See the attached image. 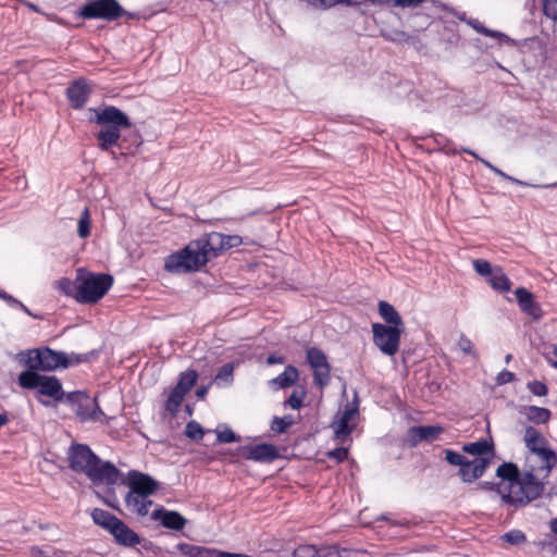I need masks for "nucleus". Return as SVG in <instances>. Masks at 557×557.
Listing matches in <instances>:
<instances>
[{
    "label": "nucleus",
    "mask_w": 557,
    "mask_h": 557,
    "mask_svg": "<svg viewBox=\"0 0 557 557\" xmlns=\"http://www.w3.org/2000/svg\"><path fill=\"white\" fill-rule=\"evenodd\" d=\"M58 288L59 290L64 294L67 297H72L78 302V283H77V275L75 276V280H71L69 277H62L58 282Z\"/></svg>",
    "instance_id": "37"
},
{
    "label": "nucleus",
    "mask_w": 557,
    "mask_h": 557,
    "mask_svg": "<svg viewBox=\"0 0 557 557\" xmlns=\"http://www.w3.org/2000/svg\"><path fill=\"white\" fill-rule=\"evenodd\" d=\"M18 385L23 388H37L41 395L52 397L55 401L62 400L64 393L62 384L55 376L41 375L35 371H23L17 377Z\"/></svg>",
    "instance_id": "8"
},
{
    "label": "nucleus",
    "mask_w": 557,
    "mask_h": 557,
    "mask_svg": "<svg viewBox=\"0 0 557 557\" xmlns=\"http://www.w3.org/2000/svg\"><path fill=\"white\" fill-rule=\"evenodd\" d=\"M69 467L84 473L94 484L117 483L121 471L111 462L101 460L86 444L73 443L67 451Z\"/></svg>",
    "instance_id": "1"
},
{
    "label": "nucleus",
    "mask_w": 557,
    "mask_h": 557,
    "mask_svg": "<svg viewBox=\"0 0 557 557\" xmlns=\"http://www.w3.org/2000/svg\"><path fill=\"white\" fill-rule=\"evenodd\" d=\"M329 458L335 459L337 462H343L348 457V448L337 447L327 453Z\"/></svg>",
    "instance_id": "56"
},
{
    "label": "nucleus",
    "mask_w": 557,
    "mask_h": 557,
    "mask_svg": "<svg viewBox=\"0 0 557 557\" xmlns=\"http://www.w3.org/2000/svg\"><path fill=\"white\" fill-rule=\"evenodd\" d=\"M177 549L186 557H198L201 546L188 543H180L177 544Z\"/></svg>",
    "instance_id": "51"
},
{
    "label": "nucleus",
    "mask_w": 557,
    "mask_h": 557,
    "mask_svg": "<svg viewBox=\"0 0 557 557\" xmlns=\"http://www.w3.org/2000/svg\"><path fill=\"white\" fill-rule=\"evenodd\" d=\"M221 553L222 550L201 546L200 554L198 557H220Z\"/></svg>",
    "instance_id": "60"
},
{
    "label": "nucleus",
    "mask_w": 557,
    "mask_h": 557,
    "mask_svg": "<svg viewBox=\"0 0 557 557\" xmlns=\"http://www.w3.org/2000/svg\"><path fill=\"white\" fill-rule=\"evenodd\" d=\"M284 357L276 354L270 355L267 360L269 364L284 363Z\"/></svg>",
    "instance_id": "61"
},
{
    "label": "nucleus",
    "mask_w": 557,
    "mask_h": 557,
    "mask_svg": "<svg viewBox=\"0 0 557 557\" xmlns=\"http://www.w3.org/2000/svg\"><path fill=\"white\" fill-rule=\"evenodd\" d=\"M216 440L219 443H234L239 442L240 436L237 435L233 430L226 428L223 431L216 432Z\"/></svg>",
    "instance_id": "49"
},
{
    "label": "nucleus",
    "mask_w": 557,
    "mask_h": 557,
    "mask_svg": "<svg viewBox=\"0 0 557 557\" xmlns=\"http://www.w3.org/2000/svg\"><path fill=\"white\" fill-rule=\"evenodd\" d=\"M444 454L445 460L451 466L460 467L467 460V458L462 454L455 451L453 449H444Z\"/></svg>",
    "instance_id": "48"
},
{
    "label": "nucleus",
    "mask_w": 557,
    "mask_h": 557,
    "mask_svg": "<svg viewBox=\"0 0 557 557\" xmlns=\"http://www.w3.org/2000/svg\"><path fill=\"white\" fill-rule=\"evenodd\" d=\"M516 300L520 310L533 318L539 320L542 317L541 306L536 302L534 295L525 287H518L515 290Z\"/></svg>",
    "instance_id": "20"
},
{
    "label": "nucleus",
    "mask_w": 557,
    "mask_h": 557,
    "mask_svg": "<svg viewBox=\"0 0 557 557\" xmlns=\"http://www.w3.org/2000/svg\"><path fill=\"white\" fill-rule=\"evenodd\" d=\"M125 505L131 511L145 517L148 515V508L152 505V500L143 494L133 493L129 490L125 496Z\"/></svg>",
    "instance_id": "25"
},
{
    "label": "nucleus",
    "mask_w": 557,
    "mask_h": 557,
    "mask_svg": "<svg viewBox=\"0 0 557 557\" xmlns=\"http://www.w3.org/2000/svg\"><path fill=\"white\" fill-rule=\"evenodd\" d=\"M521 471L513 462H503L496 470V475L508 482L505 491H512L521 476Z\"/></svg>",
    "instance_id": "26"
},
{
    "label": "nucleus",
    "mask_w": 557,
    "mask_h": 557,
    "mask_svg": "<svg viewBox=\"0 0 557 557\" xmlns=\"http://www.w3.org/2000/svg\"><path fill=\"white\" fill-rule=\"evenodd\" d=\"M527 419L536 424H545L549 421L552 412L549 409L537 406H528L524 409Z\"/></svg>",
    "instance_id": "32"
},
{
    "label": "nucleus",
    "mask_w": 557,
    "mask_h": 557,
    "mask_svg": "<svg viewBox=\"0 0 557 557\" xmlns=\"http://www.w3.org/2000/svg\"><path fill=\"white\" fill-rule=\"evenodd\" d=\"M461 151L467 153V154H470L471 157H473L478 161L482 162L485 168H487L488 170H491L492 172H494L495 174L500 176L503 180H506V181L511 182L513 184H517V185H520V186L533 187V188H555V187H557V183H552V184H532V183H528V182L518 180V178L512 177L509 174L505 173L504 171H502L500 169H498L497 166L492 164L490 161L481 158L473 150L468 149V148H462Z\"/></svg>",
    "instance_id": "19"
},
{
    "label": "nucleus",
    "mask_w": 557,
    "mask_h": 557,
    "mask_svg": "<svg viewBox=\"0 0 557 557\" xmlns=\"http://www.w3.org/2000/svg\"><path fill=\"white\" fill-rule=\"evenodd\" d=\"M487 282L495 290L500 293L509 292L511 288V281L500 268L494 270V273L487 278Z\"/></svg>",
    "instance_id": "33"
},
{
    "label": "nucleus",
    "mask_w": 557,
    "mask_h": 557,
    "mask_svg": "<svg viewBox=\"0 0 557 557\" xmlns=\"http://www.w3.org/2000/svg\"><path fill=\"white\" fill-rule=\"evenodd\" d=\"M527 387L535 396H545L548 393L547 385L541 381L528 382Z\"/></svg>",
    "instance_id": "50"
},
{
    "label": "nucleus",
    "mask_w": 557,
    "mask_h": 557,
    "mask_svg": "<svg viewBox=\"0 0 557 557\" xmlns=\"http://www.w3.org/2000/svg\"><path fill=\"white\" fill-rule=\"evenodd\" d=\"M502 539L511 545H520L527 541L525 534L520 530H510Z\"/></svg>",
    "instance_id": "46"
},
{
    "label": "nucleus",
    "mask_w": 557,
    "mask_h": 557,
    "mask_svg": "<svg viewBox=\"0 0 557 557\" xmlns=\"http://www.w3.org/2000/svg\"><path fill=\"white\" fill-rule=\"evenodd\" d=\"M66 403L71 406L81 422H98L104 417L96 397H90L82 391L71 392L66 395Z\"/></svg>",
    "instance_id": "9"
},
{
    "label": "nucleus",
    "mask_w": 557,
    "mask_h": 557,
    "mask_svg": "<svg viewBox=\"0 0 557 557\" xmlns=\"http://www.w3.org/2000/svg\"><path fill=\"white\" fill-rule=\"evenodd\" d=\"M543 12L545 16L557 20V0H543Z\"/></svg>",
    "instance_id": "52"
},
{
    "label": "nucleus",
    "mask_w": 557,
    "mask_h": 557,
    "mask_svg": "<svg viewBox=\"0 0 557 557\" xmlns=\"http://www.w3.org/2000/svg\"><path fill=\"white\" fill-rule=\"evenodd\" d=\"M299 377V371L296 367L288 364L284 371L270 381L274 389L286 388L293 386Z\"/></svg>",
    "instance_id": "27"
},
{
    "label": "nucleus",
    "mask_w": 557,
    "mask_h": 557,
    "mask_svg": "<svg viewBox=\"0 0 557 557\" xmlns=\"http://www.w3.org/2000/svg\"><path fill=\"white\" fill-rule=\"evenodd\" d=\"M223 240L224 234L219 232H211L196 239V242H199L201 250L206 251L209 260L219 257L224 251Z\"/></svg>",
    "instance_id": "21"
},
{
    "label": "nucleus",
    "mask_w": 557,
    "mask_h": 557,
    "mask_svg": "<svg viewBox=\"0 0 557 557\" xmlns=\"http://www.w3.org/2000/svg\"><path fill=\"white\" fill-rule=\"evenodd\" d=\"M542 475L543 473L536 471L534 467L529 468L524 466L523 472L516 485L519 491L515 494L512 491L503 493L502 502L508 506L518 508L537 499L545 491V482Z\"/></svg>",
    "instance_id": "3"
},
{
    "label": "nucleus",
    "mask_w": 557,
    "mask_h": 557,
    "mask_svg": "<svg viewBox=\"0 0 557 557\" xmlns=\"http://www.w3.org/2000/svg\"><path fill=\"white\" fill-rule=\"evenodd\" d=\"M185 395V393H183L182 391L174 386V388L172 389L166 399L165 410L169 411L171 414L175 416L180 410V407L182 405V401L184 400Z\"/></svg>",
    "instance_id": "38"
},
{
    "label": "nucleus",
    "mask_w": 557,
    "mask_h": 557,
    "mask_svg": "<svg viewBox=\"0 0 557 557\" xmlns=\"http://www.w3.org/2000/svg\"><path fill=\"white\" fill-rule=\"evenodd\" d=\"M373 343L386 356H394L400 344L404 327L387 326L382 323L372 324Z\"/></svg>",
    "instance_id": "10"
},
{
    "label": "nucleus",
    "mask_w": 557,
    "mask_h": 557,
    "mask_svg": "<svg viewBox=\"0 0 557 557\" xmlns=\"http://www.w3.org/2000/svg\"><path fill=\"white\" fill-rule=\"evenodd\" d=\"M92 88L84 77L72 81L65 89V97L74 110H82L88 102Z\"/></svg>",
    "instance_id": "15"
},
{
    "label": "nucleus",
    "mask_w": 557,
    "mask_h": 557,
    "mask_svg": "<svg viewBox=\"0 0 557 557\" xmlns=\"http://www.w3.org/2000/svg\"><path fill=\"white\" fill-rule=\"evenodd\" d=\"M306 357L309 366L313 369V381L319 387H324L330 383L331 366L326 355L317 347H309L306 350Z\"/></svg>",
    "instance_id": "14"
},
{
    "label": "nucleus",
    "mask_w": 557,
    "mask_h": 557,
    "mask_svg": "<svg viewBox=\"0 0 557 557\" xmlns=\"http://www.w3.org/2000/svg\"><path fill=\"white\" fill-rule=\"evenodd\" d=\"M116 544L125 547H134L140 543L139 535L133 531L124 521L119 519L109 532Z\"/></svg>",
    "instance_id": "22"
},
{
    "label": "nucleus",
    "mask_w": 557,
    "mask_h": 557,
    "mask_svg": "<svg viewBox=\"0 0 557 557\" xmlns=\"http://www.w3.org/2000/svg\"><path fill=\"white\" fill-rule=\"evenodd\" d=\"M121 483L127 485L133 493L143 494L146 497L154 494L160 486L152 476L137 470H131L127 473V479L122 480Z\"/></svg>",
    "instance_id": "16"
},
{
    "label": "nucleus",
    "mask_w": 557,
    "mask_h": 557,
    "mask_svg": "<svg viewBox=\"0 0 557 557\" xmlns=\"http://www.w3.org/2000/svg\"><path fill=\"white\" fill-rule=\"evenodd\" d=\"M458 346L465 354L475 356V350L473 349V344L470 341V338H468L467 336H465V335L460 336V338L458 341Z\"/></svg>",
    "instance_id": "57"
},
{
    "label": "nucleus",
    "mask_w": 557,
    "mask_h": 557,
    "mask_svg": "<svg viewBox=\"0 0 557 557\" xmlns=\"http://www.w3.org/2000/svg\"><path fill=\"white\" fill-rule=\"evenodd\" d=\"M318 547L312 544H301L293 552V557H317Z\"/></svg>",
    "instance_id": "44"
},
{
    "label": "nucleus",
    "mask_w": 557,
    "mask_h": 557,
    "mask_svg": "<svg viewBox=\"0 0 557 557\" xmlns=\"http://www.w3.org/2000/svg\"><path fill=\"white\" fill-rule=\"evenodd\" d=\"M305 397V388H301L300 391H294L292 395L285 400L284 405L289 406L292 409H299L302 406Z\"/></svg>",
    "instance_id": "45"
},
{
    "label": "nucleus",
    "mask_w": 557,
    "mask_h": 557,
    "mask_svg": "<svg viewBox=\"0 0 557 557\" xmlns=\"http://www.w3.org/2000/svg\"><path fill=\"white\" fill-rule=\"evenodd\" d=\"M343 552H346V549H343ZM317 557H343V555L338 545H324L318 547Z\"/></svg>",
    "instance_id": "47"
},
{
    "label": "nucleus",
    "mask_w": 557,
    "mask_h": 557,
    "mask_svg": "<svg viewBox=\"0 0 557 557\" xmlns=\"http://www.w3.org/2000/svg\"><path fill=\"white\" fill-rule=\"evenodd\" d=\"M114 278L109 273H96L85 268L77 269L78 304L98 302L110 290Z\"/></svg>",
    "instance_id": "4"
},
{
    "label": "nucleus",
    "mask_w": 557,
    "mask_h": 557,
    "mask_svg": "<svg viewBox=\"0 0 557 557\" xmlns=\"http://www.w3.org/2000/svg\"><path fill=\"white\" fill-rule=\"evenodd\" d=\"M394 4L401 8H417L424 0H393Z\"/></svg>",
    "instance_id": "59"
},
{
    "label": "nucleus",
    "mask_w": 557,
    "mask_h": 557,
    "mask_svg": "<svg viewBox=\"0 0 557 557\" xmlns=\"http://www.w3.org/2000/svg\"><path fill=\"white\" fill-rule=\"evenodd\" d=\"M457 17L460 21H465L468 25H470L478 33L495 39L499 45L509 44L511 41L510 37L507 36L506 34L498 32V30L490 29L486 26H484L481 22H479L478 20L467 18V15L465 12L457 14Z\"/></svg>",
    "instance_id": "24"
},
{
    "label": "nucleus",
    "mask_w": 557,
    "mask_h": 557,
    "mask_svg": "<svg viewBox=\"0 0 557 557\" xmlns=\"http://www.w3.org/2000/svg\"><path fill=\"white\" fill-rule=\"evenodd\" d=\"M77 234L81 238H87L90 235V218L87 208L84 209L78 220Z\"/></svg>",
    "instance_id": "42"
},
{
    "label": "nucleus",
    "mask_w": 557,
    "mask_h": 557,
    "mask_svg": "<svg viewBox=\"0 0 557 557\" xmlns=\"http://www.w3.org/2000/svg\"><path fill=\"white\" fill-rule=\"evenodd\" d=\"M358 409L359 399L357 393H355L354 399L345 405L338 420H334L331 424L336 441L344 443L354 432L356 423L351 422V420L358 413Z\"/></svg>",
    "instance_id": "12"
},
{
    "label": "nucleus",
    "mask_w": 557,
    "mask_h": 557,
    "mask_svg": "<svg viewBox=\"0 0 557 557\" xmlns=\"http://www.w3.org/2000/svg\"><path fill=\"white\" fill-rule=\"evenodd\" d=\"M98 358H99V350H96V349H92V350H89V351L83 352V354H76V352L66 354L65 352L64 363H66V368H69V367H73V366H78L81 363H89V362L97 360Z\"/></svg>",
    "instance_id": "31"
},
{
    "label": "nucleus",
    "mask_w": 557,
    "mask_h": 557,
    "mask_svg": "<svg viewBox=\"0 0 557 557\" xmlns=\"http://www.w3.org/2000/svg\"><path fill=\"white\" fill-rule=\"evenodd\" d=\"M491 460V458H475L471 461L467 459L459 467L458 474L465 483H472L484 475Z\"/></svg>",
    "instance_id": "17"
},
{
    "label": "nucleus",
    "mask_w": 557,
    "mask_h": 557,
    "mask_svg": "<svg viewBox=\"0 0 557 557\" xmlns=\"http://www.w3.org/2000/svg\"><path fill=\"white\" fill-rule=\"evenodd\" d=\"M472 264L475 272L479 275L484 276L486 278L491 277L495 270L492 268V264L485 259H474L472 261Z\"/></svg>",
    "instance_id": "43"
},
{
    "label": "nucleus",
    "mask_w": 557,
    "mask_h": 557,
    "mask_svg": "<svg viewBox=\"0 0 557 557\" xmlns=\"http://www.w3.org/2000/svg\"><path fill=\"white\" fill-rule=\"evenodd\" d=\"M294 423V419L290 414L284 417H274L271 422V430L276 434H282Z\"/></svg>",
    "instance_id": "40"
},
{
    "label": "nucleus",
    "mask_w": 557,
    "mask_h": 557,
    "mask_svg": "<svg viewBox=\"0 0 557 557\" xmlns=\"http://www.w3.org/2000/svg\"><path fill=\"white\" fill-rule=\"evenodd\" d=\"M108 493H110V494H111L112 498H108V499H106V500H104V503H106L108 506H110V507H112V508H114V509H117V506H116V504H115L116 497H115V494H114L113 488H109V490H108Z\"/></svg>",
    "instance_id": "63"
},
{
    "label": "nucleus",
    "mask_w": 557,
    "mask_h": 557,
    "mask_svg": "<svg viewBox=\"0 0 557 557\" xmlns=\"http://www.w3.org/2000/svg\"><path fill=\"white\" fill-rule=\"evenodd\" d=\"M236 453L237 456L246 460L260 463H271L281 456L278 448L271 443L243 445L237 448Z\"/></svg>",
    "instance_id": "13"
},
{
    "label": "nucleus",
    "mask_w": 557,
    "mask_h": 557,
    "mask_svg": "<svg viewBox=\"0 0 557 557\" xmlns=\"http://www.w3.org/2000/svg\"><path fill=\"white\" fill-rule=\"evenodd\" d=\"M185 435L193 441H200L205 435V430L197 421L191 420L185 426Z\"/></svg>",
    "instance_id": "41"
},
{
    "label": "nucleus",
    "mask_w": 557,
    "mask_h": 557,
    "mask_svg": "<svg viewBox=\"0 0 557 557\" xmlns=\"http://www.w3.org/2000/svg\"><path fill=\"white\" fill-rule=\"evenodd\" d=\"M524 443L529 454H531L532 446L539 447L541 445L547 444V440L534 426L529 425L525 429Z\"/></svg>",
    "instance_id": "34"
},
{
    "label": "nucleus",
    "mask_w": 557,
    "mask_h": 557,
    "mask_svg": "<svg viewBox=\"0 0 557 557\" xmlns=\"http://www.w3.org/2000/svg\"><path fill=\"white\" fill-rule=\"evenodd\" d=\"M319 7L322 9H330L336 4L357 5L359 0H318Z\"/></svg>",
    "instance_id": "53"
},
{
    "label": "nucleus",
    "mask_w": 557,
    "mask_h": 557,
    "mask_svg": "<svg viewBox=\"0 0 557 557\" xmlns=\"http://www.w3.org/2000/svg\"><path fill=\"white\" fill-rule=\"evenodd\" d=\"M91 519L96 525L101 527L106 531L110 532L112 528L114 527L115 522L119 520V518L111 512L95 508L91 511Z\"/></svg>",
    "instance_id": "30"
},
{
    "label": "nucleus",
    "mask_w": 557,
    "mask_h": 557,
    "mask_svg": "<svg viewBox=\"0 0 557 557\" xmlns=\"http://www.w3.org/2000/svg\"><path fill=\"white\" fill-rule=\"evenodd\" d=\"M224 251L231 248L238 247L243 244V238L239 235H226L224 234Z\"/></svg>",
    "instance_id": "55"
},
{
    "label": "nucleus",
    "mask_w": 557,
    "mask_h": 557,
    "mask_svg": "<svg viewBox=\"0 0 557 557\" xmlns=\"http://www.w3.org/2000/svg\"><path fill=\"white\" fill-rule=\"evenodd\" d=\"M557 465V454L549 447V444H544L539 447L532 446V453L525 458L524 466L534 467L536 471L542 472L543 479L549 476L550 471Z\"/></svg>",
    "instance_id": "11"
},
{
    "label": "nucleus",
    "mask_w": 557,
    "mask_h": 557,
    "mask_svg": "<svg viewBox=\"0 0 557 557\" xmlns=\"http://www.w3.org/2000/svg\"><path fill=\"white\" fill-rule=\"evenodd\" d=\"M208 392H209V385H201L196 389L195 394L198 399H205Z\"/></svg>",
    "instance_id": "62"
},
{
    "label": "nucleus",
    "mask_w": 557,
    "mask_h": 557,
    "mask_svg": "<svg viewBox=\"0 0 557 557\" xmlns=\"http://www.w3.org/2000/svg\"><path fill=\"white\" fill-rule=\"evenodd\" d=\"M444 429L441 425H418L411 426L408 430V437L412 446H416L422 441L432 442L435 441Z\"/></svg>",
    "instance_id": "23"
},
{
    "label": "nucleus",
    "mask_w": 557,
    "mask_h": 557,
    "mask_svg": "<svg viewBox=\"0 0 557 557\" xmlns=\"http://www.w3.org/2000/svg\"><path fill=\"white\" fill-rule=\"evenodd\" d=\"M198 379V373L196 370L188 369L180 374L178 382L175 385L176 388L187 394L191 387L195 385Z\"/></svg>",
    "instance_id": "35"
},
{
    "label": "nucleus",
    "mask_w": 557,
    "mask_h": 557,
    "mask_svg": "<svg viewBox=\"0 0 557 557\" xmlns=\"http://www.w3.org/2000/svg\"><path fill=\"white\" fill-rule=\"evenodd\" d=\"M214 383L219 386L231 385L234 381V363L227 362L223 364L216 372Z\"/></svg>",
    "instance_id": "36"
},
{
    "label": "nucleus",
    "mask_w": 557,
    "mask_h": 557,
    "mask_svg": "<svg viewBox=\"0 0 557 557\" xmlns=\"http://www.w3.org/2000/svg\"><path fill=\"white\" fill-rule=\"evenodd\" d=\"M151 519L159 521L163 528L173 531L183 530L187 523V520L178 511L168 510L163 507L154 509Z\"/></svg>",
    "instance_id": "18"
},
{
    "label": "nucleus",
    "mask_w": 557,
    "mask_h": 557,
    "mask_svg": "<svg viewBox=\"0 0 557 557\" xmlns=\"http://www.w3.org/2000/svg\"><path fill=\"white\" fill-rule=\"evenodd\" d=\"M209 259L206 251L199 247V242L191 240L183 249L171 253L164 263V269L171 273H190L198 271Z\"/></svg>",
    "instance_id": "5"
},
{
    "label": "nucleus",
    "mask_w": 557,
    "mask_h": 557,
    "mask_svg": "<svg viewBox=\"0 0 557 557\" xmlns=\"http://www.w3.org/2000/svg\"><path fill=\"white\" fill-rule=\"evenodd\" d=\"M462 450L472 456H476V458H491L494 446L493 443L482 438L476 442L466 443L462 446Z\"/></svg>",
    "instance_id": "28"
},
{
    "label": "nucleus",
    "mask_w": 557,
    "mask_h": 557,
    "mask_svg": "<svg viewBox=\"0 0 557 557\" xmlns=\"http://www.w3.org/2000/svg\"><path fill=\"white\" fill-rule=\"evenodd\" d=\"M379 313L382 319L389 324L388 326L404 327L400 314L389 302L381 300L379 302Z\"/></svg>",
    "instance_id": "29"
},
{
    "label": "nucleus",
    "mask_w": 557,
    "mask_h": 557,
    "mask_svg": "<svg viewBox=\"0 0 557 557\" xmlns=\"http://www.w3.org/2000/svg\"><path fill=\"white\" fill-rule=\"evenodd\" d=\"M0 299L4 300L11 308L20 309L34 319H42L41 315L33 313L21 300L7 293L5 290L0 289Z\"/></svg>",
    "instance_id": "39"
},
{
    "label": "nucleus",
    "mask_w": 557,
    "mask_h": 557,
    "mask_svg": "<svg viewBox=\"0 0 557 557\" xmlns=\"http://www.w3.org/2000/svg\"><path fill=\"white\" fill-rule=\"evenodd\" d=\"M503 483L502 482H490V481H482L478 484V486L481 488V490H484V491H496L500 496L503 495V493H507V491L503 490Z\"/></svg>",
    "instance_id": "54"
},
{
    "label": "nucleus",
    "mask_w": 557,
    "mask_h": 557,
    "mask_svg": "<svg viewBox=\"0 0 557 557\" xmlns=\"http://www.w3.org/2000/svg\"><path fill=\"white\" fill-rule=\"evenodd\" d=\"M123 15L133 17L134 15L126 10L116 0H88L79 9L78 16L85 20H106L115 21Z\"/></svg>",
    "instance_id": "7"
},
{
    "label": "nucleus",
    "mask_w": 557,
    "mask_h": 557,
    "mask_svg": "<svg viewBox=\"0 0 557 557\" xmlns=\"http://www.w3.org/2000/svg\"><path fill=\"white\" fill-rule=\"evenodd\" d=\"M20 362L24 364L26 371H35L39 373L53 371L58 368H66L65 352L55 351L49 347H39L27 349L18 354Z\"/></svg>",
    "instance_id": "6"
},
{
    "label": "nucleus",
    "mask_w": 557,
    "mask_h": 557,
    "mask_svg": "<svg viewBox=\"0 0 557 557\" xmlns=\"http://www.w3.org/2000/svg\"><path fill=\"white\" fill-rule=\"evenodd\" d=\"M515 379H516L515 373H512V372H510L508 370H503L496 376V384L497 385H505L507 383H510V382L515 381Z\"/></svg>",
    "instance_id": "58"
},
{
    "label": "nucleus",
    "mask_w": 557,
    "mask_h": 557,
    "mask_svg": "<svg viewBox=\"0 0 557 557\" xmlns=\"http://www.w3.org/2000/svg\"><path fill=\"white\" fill-rule=\"evenodd\" d=\"M220 557H251L247 554H243V553H228V552H223L220 554Z\"/></svg>",
    "instance_id": "64"
},
{
    "label": "nucleus",
    "mask_w": 557,
    "mask_h": 557,
    "mask_svg": "<svg viewBox=\"0 0 557 557\" xmlns=\"http://www.w3.org/2000/svg\"><path fill=\"white\" fill-rule=\"evenodd\" d=\"M89 123L102 126L97 133V146L101 151H110L119 145L121 132L132 127L129 116L117 107L106 104L100 108H89Z\"/></svg>",
    "instance_id": "2"
}]
</instances>
